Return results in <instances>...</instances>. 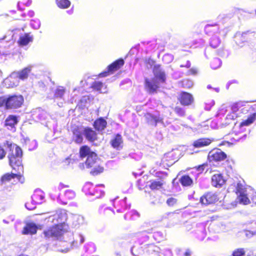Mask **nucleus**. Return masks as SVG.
I'll use <instances>...</instances> for the list:
<instances>
[{"instance_id": "nucleus-1", "label": "nucleus", "mask_w": 256, "mask_h": 256, "mask_svg": "<svg viewBox=\"0 0 256 256\" xmlns=\"http://www.w3.org/2000/svg\"><path fill=\"white\" fill-rule=\"evenodd\" d=\"M3 146L8 150V158L9 165L13 170L23 172L24 166L22 164L23 154L22 148L8 140L4 142Z\"/></svg>"}, {"instance_id": "nucleus-2", "label": "nucleus", "mask_w": 256, "mask_h": 256, "mask_svg": "<svg viewBox=\"0 0 256 256\" xmlns=\"http://www.w3.org/2000/svg\"><path fill=\"white\" fill-rule=\"evenodd\" d=\"M24 102V96L21 94H10L8 96H0V108L4 106L6 110L18 109Z\"/></svg>"}, {"instance_id": "nucleus-3", "label": "nucleus", "mask_w": 256, "mask_h": 256, "mask_svg": "<svg viewBox=\"0 0 256 256\" xmlns=\"http://www.w3.org/2000/svg\"><path fill=\"white\" fill-rule=\"evenodd\" d=\"M69 230V226L66 222H60L54 224L43 232L46 238H54L58 239L67 232Z\"/></svg>"}, {"instance_id": "nucleus-4", "label": "nucleus", "mask_w": 256, "mask_h": 256, "mask_svg": "<svg viewBox=\"0 0 256 256\" xmlns=\"http://www.w3.org/2000/svg\"><path fill=\"white\" fill-rule=\"evenodd\" d=\"M206 34H209L212 32L214 34L210 38V45L212 48H218L222 44V40L218 36L220 30L216 24H206L204 28Z\"/></svg>"}, {"instance_id": "nucleus-5", "label": "nucleus", "mask_w": 256, "mask_h": 256, "mask_svg": "<svg viewBox=\"0 0 256 256\" xmlns=\"http://www.w3.org/2000/svg\"><path fill=\"white\" fill-rule=\"evenodd\" d=\"M79 156L84 158L86 157L85 164L86 166H92L96 160H98V154L92 151L88 145H83L80 148Z\"/></svg>"}, {"instance_id": "nucleus-6", "label": "nucleus", "mask_w": 256, "mask_h": 256, "mask_svg": "<svg viewBox=\"0 0 256 256\" xmlns=\"http://www.w3.org/2000/svg\"><path fill=\"white\" fill-rule=\"evenodd\" d=\"M217 194L212 192L204 193L200 198V202L204 205L211 204L216 203L218 200Z\"/></svg>"}, {"instance_id": "nucleus-7", "label": "nucleus", "mask_w": 256, "mask_h": 256, "mask_svg": "<svg viewBox=\"0 0 256 256\" xmlns=\"http://www.w3.org/2000/svg\"><path fill=\"white\" fill-rule=\"evenodd\" d=\"M178 100L182 106H189L193 104L194 98L192 95L186 92H181L178 97Z\"/></svg>"}, {"instance_id": "nucleus-8", "label": "nucleus", "mask_w": 256, "mask_h": 256, "mask_svg": "<svg viewBox=\"0 0 256 256\" xmlns=\"http://www.w3.org/2000/svg\"><path fill=\"white\" fill-rule=\"evenodd\" d=\"M226 157V154L219 148L212 150L208 154V158L211 162H220L224 160Z\"/></svg>"}, {"instance_id": "nucleus-9", "label": "nucleus", "mask_w": 256, "mask_h": 256, "mask_svg": "<svg viewBox=\"0 0 256 256\" xmlns=\"http://www.w3.org/2000/svg\"><path fill=\"white\" fill-rule=\"evenodd\" d=\"M144 87L150 94H154L157 92L159 88L158 82L155 78L144 79Z\"/></svg>"}, {"instance_id": "nucleus-10", "label": "nucleus", "mask_w": 256, "mask_h": 256, "mask_svg": "<svg viewBox=\"0 0 256 256\" xmlns=\"http://www.w3.org/2000/svg\"><path fill=\"white\" fill-rule=\"evenodd\" d=\"M162 174L161 172H156V176L159 178L158 180H150L148 185L149 188L152 191L156 190L162 189L164 188V185L165 184V182L162 177L159 176L158 174Z\"/></svg>"}, {"instance_id": "nucleus-11", "label": "nucleus", "mask_w": 256, "mask_h": 256, "mask_svg": "<svg viewBox=\"0 0 256 256\" xmlns=\"http://www.w3.org/2000/svg\"><path fill=\"white\" fill-rule=\"evenodd\" d=\"M212 142V140L208 138H200L194 141L192 146L196 148L208 146Z\"/></svg>"}, {"instance_id": "nucleus-12", "label": "nucleus", "mask_w": 256, "mask_h": 256, "mask_svg": "<svg viewBox=\"0 0 256 256\" xmlns=\"http://www.w3.org/2000/svg\"><path fill=\"white\" fill-rule=\"evenodd\" d=\"M83 132L86 138L90 142H94L98 140L97 132L92 128H85Z\"/></svg>"}, {"instance_id": "nucleus-13", "label": "nucleus", "mask_w": 256, "mask_h": 256, "mask_svg": "<svg viewBox=\"0 0 256 256\" xmlns=\"http://www.w3.org/2000/svg\"><path fill=\"white\" fill-rule=\"evenodd\" d=\"M226 182L224 176L221 174H216L212 176V185L216 188L222 187Z\"/></svg>"}, {"instance_id": "nucleus-14", "label": "nucleus", "mask_w": 256, "mask_h": 256, "mask_svg": "<svg viewBox=\"0 0 256 256\" xmlns=\"http://www.w3.org/2000/svg\"><path fill=\"white\" fill-rule=\"evenodd\" d=\"M98 160H96L93 166H86L87 168H90V174L93 176H96L102 174L104 170V166L101 164H98Z\"/></svg>"}, {"instance_id": "nucleus-15", "label": "nucleus", "mask_w": 256, "mask_h": 256, "mask_svg": "<svg viewBox=\"0 0 256 256\" xmlns=\"http://www.w3.org/2000/svg\"><path fill=\"white\" fill-rule=\"evenodd\" d=\"M124 64V60L122 58H118L108 66L112 74L120 69Z\"/></svg>"}, {"instance_id": "nucleus-16", "label": "nucleus", "mask_w": 256, "mask_h": 256, "mask_svg": "<svg viewBox=\"0 0 256 256\" xmlns=\"http://www.w3.org/2000/svg\"><path fill=\"white\" fill-rule=\"evenodd\" d=\"M38 226L34 222L26 223L24 227L22 234H34L36 233L38 230Z\"/></svg>"}, {"instance_id": "nucleus-17", "label": "nucleus", "mask_w": 256, "mask_h": 256, "mask_svg": "<svg viewBox=\"0 0 256 256\" xmlns=\"http://www.w3.org/2000/svg\"><path fill=\"white\" fill-rule=\"evenodd\" d=\"M106 120L102 117L96 119L93 124L94 128L98 132L104 130L107 126Z\"/></svg>"}, {"instance_id": "nucleus-18", "label": "nucleus", "mask_w": 256, "mask_h": 256, "mask_svg": "<svg viewBox=\"0 0 256 256\" xmlns=\"http://www.w3.org/2000/svg\"><path fill=\"white\" fill-rule=\"evenodd\" d=\"M18 122V118L16 116L10 114L5 120L4 126L8 129L14 128Z\"/></svg>"}, {"instance_id": "nucleus-19", "label": "nucleus", "mask_w": 256, "mask_h": 256, "mask_svg": "<svg viewBox=\"0 0 256 256\" xmlns=\"http://www.w3.org/2000/svg\"><path fill=\"white\" fill-rule=\"evenodd\" d=\"M72 131L74 136V142L78 144H82L83 142V137L81 128L76 126L72 128Z\"/></svg>"}, {"instance_id": "nucleus-20", "label": "nucleus", "mask_w": 256, "mask_h": 256, "mask_svg": "<svg viewBox=\"0 0 256 256\" xmlns=\"http://www.w3.org/2000/svg\"><path fill=\"white\" fill-rule=\"evenodd\" d=\"M173 154L172 152L167 153L163 156L162 159L161 164L164 166H170L176 162V158H173Z\"/></svg>"}, {"instance_id": "nucleus-21", "label": "nucleus", "mask_w": 256, "mask_h": 256, "mask_svg": "<svg viewBox=\"0 0 256 256\" xmlns=\"http://www.w3.org/2000/svg\"><path fill=\"white\" fill-rule=\"evenodd\" d=\"M32 36H30L28 33H24L23 35L20 36L17 43L19 46H24L28 44L29 42H32Z\"/></svg>"}, {"instance_id": "nucleus-22", "label": "nucleus", "mask_w": 256, "mask_h": 256, "mask_svg": "<svg viewBox=\"0 0 256 256\" xmlns=\"http://www.w3.org/2000/svg\"><path fill=\"white\" fill-rule=\"evenodd\" d=\"M122 136L120 134H116L114 138L110 140V144L114 148L119 149L122 144Z\"/></svg>"}, {"instance_id": "nucleus-23", "label": "nucleus", "mask_w": 256, "mask_h": 256, "mask_svg": "<svg viewBox=\"0 0 256 256\" xmlns=\"http://www.w3.org/2000/svg\"><path fill=\"white\" fill-rule=\"evenodd\" d=\"M256 120V113L250 114L246 120H243L240 124V127L247 126L253 124Z\"/></svg>"}, {"instance_id": "nucleus-24", "label": "nucleus", "mask_w": 256, "mask_h": 256, "mask_svg": "<svg viewBox=\"0 0 256 256\" xmlns=\"http://www.w3.org/2000/svg\"><path fill=\"white\" fill-rule=\"evenodd\" d=\"M179 181L183 186H190L193 184L192 178L186 174L182 176Z\"/></svg>"}, {"instance_id": "nucleus-25", "label": "nucleus", "mask_w": 256, "mask_h": 256, "mask_svg": "<svg viewBox=\"0 0 256 256\" xmlns=\"http://www.w3.org/2000/svg\"><path fill=\"white\" fill-rule=\"evenodd\" d=\"M173 110L175 114L181 118L185 117L186 116V109L180 106H176L173 108Z\"/></svg>"}, {"instance_id": "nucleus-26", "label": "nucleus", "mask_w": 256, "mask_h": 256, "mask_svg": "<svg viewBox=\"0 0 256 256\" xmlns=\"http://www.w3.org/2000/svg\"><path fill=\"white\" fill-rule=\"evenodd\" d=\"M30 72L31 68L30 67L25 68L18 73V77L20 80H25L28 78Z\"/></svg>"}, {"instance_id": "nucleus-27", "label": "nucleus", "mask_w": 256, "mask_h": 256, "mask_svg": "<svg viewBox=\"0 0 256 256\" xmlns=\"http://www.w3.org/2000/svg\"><path fill=\"white\" fill-rule=\"evenodd\" d=\"M14 173H6L3 174L0 178V182L2 184H4L10 182L12 179L14 178Z\"/></svg>"}, {"instance_id": "nucleus-28", "label": "nucleus", "mask_w": 256, "mask_h": 256, "mask_svg": "<svg viewBox=\"0 0 256 256\" xmlns=\"http://www.w3.org/2000/svg\"><path fill=\"white\" fill-rule=\"evenodd\" d=\"M56 6L61 9H66L68 8L71 4V2L69 0H56Z\"/></svg>"}, {"instance_id": "nucleus-29", "label": "nucleus", "mask_w": 256, "mask_h": 256, "mask_svg": "<svg viewBox=\"0 0 256 256\" xmlns=\"http://www.w3.org/2000/svg\"><path fill=\"white\" fill-rule=\"evenodd\" d=\"M176 219L174 212H168L165 214L162 217V220L166 222H170Z\"/></svg>"}, {"instance_id": "nucleus-30", "label": "nucleus", "mask_w": 256, "mask_h": 256, "mask_svg": "<svg viewBox=\"0 0 256 256\" xmlns=\"http://www.w3.org/2000/svg\"><path fill=\"white\" fill-rule=\"evenodd\" d=\"M144 116L146 118V122L148 124H154L155 126L156 124L158 122V120L156 116L151 114L150 113H146L144 114Z\"/></svg>"}, {"instance_id": "nucleus-31", "label": "nucleus", "mask_w": 256, "mask_h": 256, "mask_svg": "<svg viewBox=\"0 0 256 256\" xmlns=\"http://www.w3.org/2000/svg\"><path fill=\"white\" fill-rule=\"evenodd\" d=\"M68 218V216L65 210H60L58 214V217L56 218L58 223L66 222Z\"/></svg>"}, {"instance_id": "nucleus-32", "label": "nucleus", "mask_w": 256, "mask_h": 256, "mask_svg": "<svg viewBox=\"0 0 256 256\" xmlns=\"http://www.w3.org/2000/svg\"><path fill=\"white\" fill-rule=\"evenodd\" d=\"M238 199L240 203H242L244 204H247L250 202L246 192L238 194Z\"/></svg>"}, {"instance_id": "nucleus-33", "label": "nucleus", "mask_w": 256, "mask_h": 256, "mask_svg": "<svg viewBox=\"0 0 256 256\" xmlns=\"http://www.w3.org/2000/svg\"><path fill=\"white\" fill-rule=\"evenodd\" d=\"M66 92L65 88L62 87L58 88L56 89L54 94V98H62Z\"/></svg>"}, {"instance_id": "nucleus-34", "label": "nucleus", "mask_w": 256, "mask_h": 256, "mask_svg": "<svg viewBox=\"0 0 256 256\" xmlns=\"http://www.w3.org/2000/svg\"><path fill=\"white\" fill-rule=\"evenodd\" d=\"M75 196V194L74 191L72 190H66L64 196L63 198L65 200H70L73 199Z\"/></svg>"}, {"instance_id": "nucleus-35", "label": "nucleus", "mask_w": 256, "mask_h": 256, "mask_svg": "<svg viewBox=\"0 0 256 256\" xmlns=\"http://www.w3.org/2000/svg\"><path fill=\"white\" fill-rule=\"evenodd\" d=\"M246 192V188L245 186L240 182H238L236 187V193L237 194Z\"/></svg>"}, {"instance_id": "nucleus-36", "label": "nucleus", "mask_w": 256, "mask_h": 256, "mask_svg": "<svg viewBox=\"0 0 256 256\" xmlns=\"http://www.w3.org/2000/svg\"><path fill=\"white\" fill-rule=\"evenodd\" d=\"M103 83L99 81H94L92 84V88L94 90L100 91L102 90V88L103 87Z\"/></svg>"}, {"instance_id": "nucleus-37", "label": "nucleus", "mask_w": 256, "mask_h": 256, "mask_svg": "<svg viewBox=\"0 0 256 256\" xmlns=\"http://www.w3.org/2000/svg\"><path fill=\"white\" fill-rule=\"evenodd\" d=\"M246 251L244 248H238L233 251L232 256H245Z\"/></svg>"}, {"instance_id": "nucleus-38", "label": "nucleus", "mask_w": 256, "mask_h": 256, "mask_svg": "<svg viewBox=\"0 0 256 256\" xmlns=\"http://www.w3.org/2000/svg\"><path fill=\"white\" fill-rule=\"evenodd\" d=\"M208 166V164L206 162H205V163H204V164H200L199 166H194V168L196 170H197L198 172H200V173H202L204 171L205 168L206 166Z\"/></svg>"}, {"instance_id": "nucleus-39", "label": "nucleus", "mask_w": 256, "mask_h": 256, "mask_svg": "<svg viewBox=\"0 0 256 256\" xmlns=\"http://www.w3.org/2000/svg\"><path fill=\"white\" fill-rule=\"evenodd\" d=\"M166 204L170 206H174L177 202V200L174 198H170L166 200Z\"/></svg>"}, {"instance_id": "nucleus-40", "label": "nucleus", "mask_w": 256, "mask_h": 256, "mask_svg": "<svg viewBox=\"0 0 256 256\" xmlns=\"http://www.w3.org/2000/svg\"><path fill=\"white\" fill-rule=\"evenodd\" d=\"M154 76H157L158 74L159 73L162 72L161 70V66L160 64H156L154 65L153 70H152Z\"/></svg>"}, {"instance_id": "nucleus-41", "label": "nucleus", "mask_w": 256, "mask_h": 256, "mask_svg": "<svg viewBox=\"0 0 256 256\" xmlns=\"http://www.w3.org/2000/svg\"><path fill=\"white\" fill-rule=\"evenodd\" d=\"M14 175L16 176H14V178H16L20 182L21 184H24V182L25 178L22 174L20 172H18L17 174H14Z\"/></svg>"}, {"instance_id": "nucleus-42", "label": "nucleus", "mask_w": 256, "mask_h": 256, "mask_svg": "<svg viewBox=\"0 0 256 256\" xmlns=\"http://www.w3.org/2000/svg\"><path fill=\"white\" fill-rule=\"evenodd\" d=\"M155 77L158 79H159L162 82H164L166 81V74L164 72H162L158 74H157V76H154Z\"/></svg>"}, {"instance_id": "nucleus-43", "label": "nucleus", "mask_w": 256, "mask_h": 256, "mask_svg": "<svg viewBox=\"0 0 256 256\" xmlns=\"http://www.w3.org/2000/svg\"><path fill=\"white\" fill-rule=\"evenodd\" d=\"M110 74H112V72L110 71V70L108 69V68L107 67V68H106V70H105V71H104L102 72H100L99 74H98V76H100V77H106V76H108Z\"/></svg>"}, {"instance_id": "nucleus-44", "label": "nucleus", "mask_w": 256, "mask_h": 256, "mask_svg": "<svg viewBox=\"0 0 256 256\" xmlns=\"http://www.w3.org/2000/svg\"><path fill=\"white\" fill-rule=\"evenodd\" d=\"M6 152L4 148L0 145V160L4 159L6 156Z\"/></svg>"}, {"instance_id": "nucleus-45", "label": "nucleus", "mask_w": 256, "mask_h": 256, "mask_svg": "<svg viewBox=\"0 0 256 256\" xmlns=\"http://www.w3.org/2000/svg\"><path fill=\"white\" fill-rule=\"evenodd\" d=\"M198 70L196 68H192L187 72L188 75H196L198 74Z\"/></svg>"}, {"instance_id": "nucleus-46", "label": "nucleus", "mask_w": 256, "mask_h": 256, "mask_svg": "<svg viewBox=\"0 0 256 256\" xmlns=\"http://www.w3.org/2000/svg\"><path fill=\"white\" fill-rule=\"evenodd\" d=\"M69 187V186L68 184H64L63 183H60L58 184V186H57V188L58 190H61L62 189V188H68Z\"/></svg>"}, {"instance_id": "nucleus-47", "label": "nucleus", "mask_w": 256, "mask_h": 256, "mask_svg": "<svg viewBox=\"0 0 256 256\" xmlns=\"http://www.w3.org/2000/svg\"><path fill=\"white\" fill-rule=\"evenodd\" d=\"M191 66V64L189 60H188L185 64H181L180 66V68H190Z\"/></svg>"}, {"instance_id": "nucleus-48", "label": "nucleus", "mask_w": 256, "mask_h": 256, "mask_svg": "<svg viewBox=\"0 0 256 256\" xmlns=\"http://www.w3.org/2000/svg\"><path fill=\"white\" fill-rule=\"evenodd\" d=\"M232 110L234 112H237L238 110V107L237 104H234L232 106Z\"/></svg>"}, {"instance_id": "nucleus-49", "label": "nucleus", "mask_w": 256, "mask_h": 256, "mask_svg": "<svg viewBox=\"0 0 256 256\" xmlns=\"http://www.w3.org/2000/svg\"><path fill=\"white\" fill-rule=\"evenodd\" d=\"M192 254V252L190 249H188L186 250L185 252L184 253V256H190Z\"/></svg>"}, {"instance_id": "nucleus-50", "label": "nucleus", "mask_w": 256, "mask_h": 256, "mask_svg": "<svg viewBox=\"0 0 256 256\" xmlns=\"http://www.w3.org/2000/svg\"><path fill=\"white\" fill-rule=\"evenodd\" d=\"M58 250L60 252H66L68 250V248H65L64 249V250L62 249V250Z\"/></svg>"}, {"instance_id": "nucleus-51", "label": "nucleus", "mask_w": 256, "mask_h": 256, "mask_svg": "<svg viewBox=\"0 0 256 256\" xmlns=\"http://www.w3.org/2000/svg\"><path fill=\"white\" fill-rule=\"evenodd\" d=\"M247 256H256V255H254V254H248V255H247Z\"/></svg>"}, {"instance_id": "nucleus-52", "label": "nucleus", "mask_w": 256, "mask_h": 256, "mask_svg": "<svg viewBox=\"0 0 256 256\" xmlns=\"http://www.w3.org/2000/svg\"><path fill=\"white\" fill-rule=\"evenodd\" d=\"M207 87H208V88H212L211 86H210V85L208 86Z\"/></svg>"}, {"instance_id": "nucleus-53", "label": "nucleus", "mask_w": 256, "mask_h": 256, "mask_svg": "<svg viewBox=\"0 0 256 256\" xmlns=\"http://www.w3.org/2000/svg\"><path fill=\"white\" fill-rule=\"evenodd\" d=\"M216 60H214L212 62H211V64L212 65V64Z\"/></svg>"}, {"instance_id": "nucleus-54", "label": "nucleus", "mask_w": 256, "mask_h": 256, "mask_svg": "<svg viewBox=\"0 0 256 256\" xmlns=\"http://www.w3.org/2000/svg\"><path fill=\"white\" fill-rule=\"evenodd\" d=\"M254 12H255V14L256 15V9L255 10Z\"/></svg>"}]
</instances>
